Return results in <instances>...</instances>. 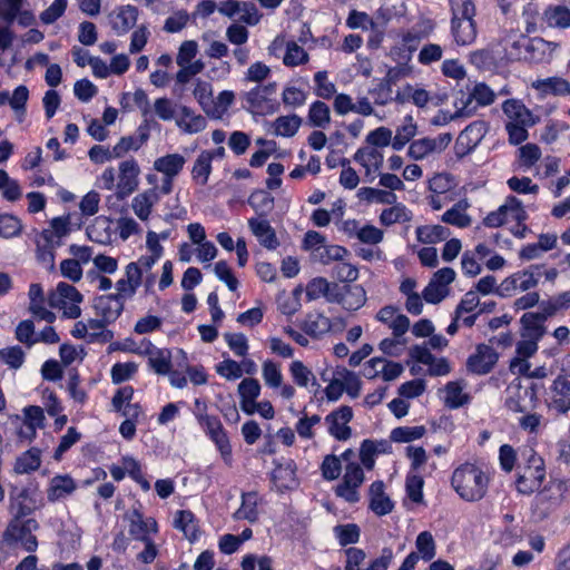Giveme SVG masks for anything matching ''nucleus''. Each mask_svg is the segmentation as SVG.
<instances>
[{
    "label": "nucleus",
    "instance_id": "36",
    "mask_svg": "<svg viewBox=\"0 0 570 570\" xmlns=\"http://www.w3.org/2000/svg\"><path fill=\"white\" fill-rule=\"evenodd\" d=\"M215 158V153L209 150H202L191 167V179L196 185L205 186L208 183L212 174V163Z\"/></svg>",
    "mask_w": 570,
    "mask_h": 570
},
{
    "label": "nucleus",
    "instance_id": "11",
    "mask_svg": "<svg viewBox=\"0 0 570 570\" xmlns=\"http://www.w3.org/2000/svg\"><path fill=\"white\" fill-rule=\"evenodd\" d=\"M494 91L483 82L475 83L468 92H460L456 98L461 110L466 117H471L479 107L489 106L494 101Z\"/></svg>",
    "mask_w": 570,
    "mask_h": 570
},
{
    "label": "nucleus",
    "instance_id": "46",
    "mask_svg": "<svg viewBox=\"0 0 570 570\" xmlns=\"http://www.w3.org/2000/svg\"><path fill=\"white\" fill-rule=\"evenodd\" d=\"M336 283H330L324 277H315L306 285V297L308 301H316L324 297L327 302L335 295Z\"/></svg>",
    "mask_w": 570,
    "mask_h": 570
},
{
    "label": "nucleus",
    "instance_id": "16",
    "mask_svg": "<svg viewBox=\"0 0 570 570\" xmlns=\"http://www.w3.org/2000/svg\"><path fill=\"white\" fill-rule=\"evenodd\" d=\"M410 356L416 362L426 365L431 376H444L451 371V364L445 357H435L424 345H414L410 350Z\"/></svg>",
    "mask_w": 570,
    "mask_h": 570
},
{
    "label": "nucleus",
    "instance_id": "26",
    "mask_svg": "<svg viewBox=\"0 0 570 570\" xmlns=\"http://www.w3.org/2000/svg\"><path fill=\"white\" fill-rule=\"evenodd\" d=\"M158 203V188L151 187L137 194L132 198L131 209L141 222H147L151 216L154 207Z\"/></svg>",
    "mask_w": 570,
    "mask_h": 570
},
{
    "label": "nucleus",
    "instance_id": "8",
    "mask_svg": "<svg viewBox=\"0 0 570 570\" xmlns=\"http://www.w3.org/2000/svg\"><path fill=\"white\" fill-rule=\"evenodd\" d=\"M455 277L456 273L451 267L436 271L422 292L424 301L429 304L441 303L450 295V285Z\"/></svg>",
    "mask_w": 570,
    "mask_h": 570
},
{
    "label": "nucleus",
    "instance_id": "50",
    "mask_svg": "<svg viewBox=\"0 0 570 570\" xmlns=\"http://www.w3.org/2000/svg\"><path fill=\"white\" fill-rule=\"evenodd\" d=\"M407 100H411L419 108H424L430 102L431 95L423 88L407 83L403 87L402 91L396 94L395 101L405 102Z\"/></svg>",
    "mask_w": 570,
    "mask_h": 570
},
{
    "label": "nucleus",
    "instance_id": "39",
    "mask_svg": "<svg viewBox=\"0 0 570 570\" xmlns=\"http://www.w3.org/2000/svg\"><path fill=\"white\" fill-rule=\"evenodd\" d=\"M451 32L458 46H470L476 39L474 19L451 20Z\"/></svg>",
    "mask_w": 570,
    "mask_h": 570
},
{
    "label": "nucleus",
    "instance_id": "42",
    "mask_svg": "<svg viewBox=\"0 0 570 570\" xmlns=\"http://www.w3.org/2000/svg\"><path fill=\"white\" fill-rule=\"evenodd\" d=\"M35 243L38 262L41 263L46 268L53 269L55 250L60 246V244H56L50 238H48L47 234L42 233H39L36 236Z\"/></svg>",
    "mask_w": 570,
    "mask_h": 570
},
{
    "label": "nucleus",
    "instance_id": "18",
    "mask_svg": "<svg viewBox=\"0 0 570 570\" xmlns=\"http://www.w3.org/2000/svg\"><path fill=\"white\" fill-rule=\"evenodd\" d=\"M20 422L18 435L20 439L31 441L36 438L37 430L43 428V410L37 405H29L22 410V416H17Z\"/></svg>",
    "mask_w": 570,
    "mask_h": 570
},
{
    "label": "nucleus",
    "instance_id": "54",
    "mask_svg": "<svg viewBox=\"0 0 570 570\" xmlns=\"http://www.w3.org/2000/svg\"><path fill=\"white\" fill-rule=\"evenodd\" d=\"M307 119L313 127L322 129L327 128L331 124L330 107L321 100L312 102L308 109Z\"/></svg>",
    "mask_w": 570,
    "mask_h": 570
},
{
    "label": "nucleus",
    "instance_id": "45",
    "mask_svg": "<svg viewBox=\"0 0 570 570\" xmlns=\"http://www.w3.org/2000/svg\"><path fill=\"white\" fill-rule=\"evenodd\" d=\"M29 500V491L27 489H22L17 493H11L9 498V512L11 514V519L27 520V515H29L33 511V507L28 503Z\"/></svg>",
    "mask_w": 570,
    "mask_h": 570
},
{
    "label": "nucleus",
    "instance_id": "34",
    "mask_svg": "<svg viewBox=\"0 0 570 570\" xmlns=\"http://www.w3.org/2000/svg\"><path fill=\"white\" fill-rule=\"evenodd\" d=\"M470 206L468 199H460L443 213L441 220L458 228H466L472 224V217L468 213Z\"/></svg>",
    "mask_w": 570,
    "mask_h": 570
},
{
    "label": "nucleus",
    "instance_id": "60",
    "mask_svg": "<svg viewBox=\"0 0 570 570\" xmlns=\"http://www.w3.org/2000/svg\"><path fill=\"white\" fill-rule=\"evenodd\" d=\"M357 197L362 200L380 204H394L397 199V196L394 193L373 187L360 188L357 191Z\"/></svg>",
    "mask_w": 570,
    "mask_h": 570
},
{
    "label": "nucleus",
    "instance_id": "3",
    "mask_svg": "<svg viewBox=\"0 0 570 570\" xmlns=\"http://www.w3.org/2000/svg\"><path fill=\"white\" fill-rule=\"evenodd\" d=\"M338 458L346 464L342 480L335 487L334 492L344 501L356 503L360 501L358 490L365 481L364 470L358 462L353 460L354 451L352 449L345 450Z\"/></svg>",
    "mask_w": 570,
    "mask_h": 570
},
{
    "label": "nucleus",
    "instance_id": "1",
    "mask_svg": "<svg viewBox=\"0 0 570 570\" xmlns=\"http://www.w3.org/2000/svg\"><path fill=\"white\" fill-rule=\"evenodd\" d=\"M491 474L482 466L465 462L454 469L451 485L456 494L466 502L482 500L489 489Z\"/></svg>",
    "mask_w": 570,
    "mask_h": 570
},
{
    "label": "nucleus",
    "instance_id": "47",
    "mask_svg": "<svg viewBox=\"0 0 570 570\" xmlns=\"http://www.w3.org/2000/svg\"><path fill=\"white\" fill-rule=\"evenodd\" d=\"M533 88L544 95L567 96L570 95V82L560 77H550L538 79L533 82Z\"/></svg>",
    "mask_w": 570,
    "mask_h": 570
},
{
    "label": "nucleus",
    "instance_id": "29",
    "mask_svg": "<svg viewBox=\"0 0 570 570\" xmlns=\"http://www.w3.org/2000/svg\"><path fill=\"white\" fill-rule=\"evenodd\" d=\"M29 297V311L30 313L41 321L52 323L56 320L55 313L46 307V299L43 289L40 284H31L28 292Z\"/></svg>",
    "mask_w": 570,
    "mask_h": 570
},
{
    "label": "nucleus",
    "instance_id": "56",
    "mask_svg": "<svg viewBox=\"0 0 570 570\" xmlns=\"http://www.w3.org/2000/svg\"><path fill=\"white\" fill-rule=\"evenodd\" d=\"M282 60L286 67L295 68L307 63L309 60V55L296 41L291 40L286 43V50Z\"/></svg>",
    "mask_w": 570,
    "mask_h": 570
},
{
    "label": "nucleus",
    "instance_id": "35",
    "mask_svg": "<svg viewBox=\"0 0 570 570\" xmlns=\"http://www.w3.org/2000/svg\"><path fill=\"white\" fill-rule=\"evenodd\" d=\"M502 110L507 116V122L519 125H534L535 120L532 112L518 99H508L502 105Z\"/></svg>",
    "mask_w": 570,
    "mask_h": 570
},
{
    "label": "nucleus",
    "instance_id": "14",
    "mask_svg": "<svg viewBox=\"0 0 570 570\" xmlns=\"http://www.w3.org/2000/svg\"><path fill=\"white\" fill-rule=\"evenodd\" d=\"M488 127L484 121H473L466 126L458 136L454 151L462 158L473 151L487 134Z\"/></svg>",
    "mask_w": 570,
    "mask_h": 570
},
{
    "label": "nucleus",
    "instance_id": "40",
    "mask_svg": "<svg viewBox=\"0 0 570 570\" xmlns=\"http://www.w3.org/2000/svg\"><path fill=\"white\" fill-rule=\"evenodd\" d=\"M542 21L548 28H570V9L561 4L548 6L542 13Z\"/></svg>",
    "mask_w": 570,
    "mask_h": 570
},
{
    "label": "nucleus",
    "instance_id": "49",
    "mask_svg": "<svg viewBox=\"0 0 570 570\" xmlns=\"http://www.w3.org/2000/svg\"><path fill=\"white\" fill-rule=\"evenodd\" d=\"M303 294L302 286L295 287L291 293L281 292L277 296L278 309L287 316L294 315L302 307L301 296Z\"/></svg>",
    "mask_w": 570,
    "mask_h": 570
},
{
    "label": "nucleus",
    "instance_id": "64",
    "mask_svg": "<svg viewBox=\"0 0 570 570\" xmlns=\"http://www.w3.org/2000/svg\"><path fill=\"white\" fill-rule=\"evenodd\" d=\"M262 376L265 384L271 389H277L283 383L281 365L271 360H266L263 363Z\"/></svg>",
    "mask_w": 570,
    "mask_h": 570
},
{
    "label": "nucleus",
    "instance_id": "6",
    "mask_svg": "<svg viewBox=\"0 0 570 570\" xmlns=\"http://www.w3.org/2000/svg\"><path fill=\"white\" fill-rule=\"evenodd\" d=\"M82 295L72 285L60 282L56 291L49 296V305L52 308H58L67 318H77L81 314L80 303Z\"/></svg>",
    "mask_w": 570,
    "mask_h": 570
},
{
    "label": "nucleus",
    "instance_id": "58",
    "mask_svg": "<svg viewBox=\"0 0 570 570\" xmlns=\"http://www.w3.org/2000/svg\"><path fill=\"white\" fill-rule=\"evenodd\" d=\"M499 208L502 209L507 223L515 222L520 224L527 219V213L522 202L514 196L507 197Z\"/></svg>",
    "mask_w": 570,
    "mask_h": 570
},
{
    "label": "nucleus",
    "instance_id": "12",
    "mask_svg": "<svg viewBox=\"0 0 570 570\" xmlns=\"http://www.w3.org/2000/svg\"><path fill=\"white\" fill-rule=\"evenodd\" d=\"M353 410L348 405H342L325 416L327 432L335 440L344 442L351 439L352 429L348 425L353 419Z\"/></svg>",
    "mask_w": 570,
    "mask_h": 570
},
{
    "label": "nucleus",
    "instance_id": "44",
    "mask_svg": "<svg viewBox=\"0 0 570 570\" xmlns=\"http://www.w3.org/2000/svg\"><path fill=\"white\" fill-rule=\"evenodd\" d=\"M41 465V450L31 448L17 456L13 472L16 474H28L37 471Z\"/></svg>",
    "mask_w": 570,
    "mask_h": 570
},
{
    "label": "nucleus",
    "instance_id": "32",
    "mask_svg": "<svg viewBox=\"0 0 570 570\" xmlns=\"http://www.w3.org/2000/svg\"><path fill=\"white\" fill-rule=\"evenodd\" d=\"M546 318L547 317L540 313H524L520 320L521 337L539 342L546 333Z\"/></svg>",
    "mask_w": 570,
    "mask_h": 570
},
{
    "label": "nucleus",
    "instance_id": "27",
    "mask_svg": "<svg viewBox=\"0 0 570 570\" xmlns=\"http://www.w3.org/2000/svg\"><path fill=\"white\" fill-rule=\"evenodd\" d=\"M138 19V9L131 4L121 6L110 14L112 30L122 36L135 27Z\"/></svg>",
    "mask_w": 570,
    "mask_h": 570
},
{
    "label": "nucleus",
    "instance_id": "63",
    "mask_svg": "<svg viewBox=\"0 0 570 570\" xmlns=\"http://www.w3.org/2000/svg\"><path fill=\"white\" fill-rule=\"evenodd\" d=\"M29 98V90L26 86H18L12 95H10V107L16 114V118L19 122L23 121L26 115V105Z\"/></svg>",
    "mask_w": 570,
    "mask_h": 570
},
{
    "label": "nucleus",
    "instance_id": "61",
    "mask_svg": "<svg viewBox=\"0 0 570 570\" xmlns=\"http://www.w3.org/2000/svg\"><path fill=\"white\" fill-rule=\"evenodd\" d=\"M336 373L338 375L341 384L343 385V391L352 399H356L361 393L362 385L358 376L354 372L344 367L337 368Z\"/></svg>",
    "mask_w": 570,
    "mask_h": 570
},
{
    "label": "nucleus",
    "instance_id": "57",
    "mask_svg": "<svg viewBox=\"0 0 570 570\" xmlns=\"http://www.w3.org/2000/svg\"><path fill=\"white\" fill-rule=\"evenodd\" d=\"M171 358V352L169 350L156 347L151 350L148 364L156 374L166 375L170 373Z\"/></svg>",
    "mask_w": 570,
    "mask_h": 570
},
{
    "label": "nucleus",
    "instance_id": "23",
    "mask_svg": "<svg viewBox=\"0 0 570 570\" xmlns=\"http://www.w3.org/2000/svg\"><path fill=\"white\" fill-rule=\"evenodd\" d=\"M175 124L183 132L194 135L203 131L206 128L207 120L204 116L197 114L190 107L179 105L175 118Z\"/></svg>",
    "mask_w": 570,
    "mask_h": 570
},
{
    "label": "nucleus",
    "instance_id": "17",
    "mask_svg": "<svg viewBox=\"0 0 570 570\" xmlns=\"http://www.w3.org/2000/svg\"><path fill=\"white\" fill-rule=\"evenodd\" d=\"M548 407L558 414H566L570 411V380L558 376L549 387Z\"/></svg>",
    "mask_w": 570,
    "mask_h": 570
},
{
    "label": "nucleus",
    "instance_id": "37",
    "mask_svg": "<svg viewBox=\"0 0 570 570\" xmlns=\"http://www.w3.org/2000/svg\"><path fill=\"white\" fill-rule=\"evenodd\" d=\"M95 308L101 318L108 324L114 322L124 308V299L116 294L105 295L97 298Z\"/></svg>",
    "mask_w": 570,
    "mask_h": 570
},
{
    "label": "nucleus",
    "instance_id": "20",
    "mask_svg": "<svg viewBox=\"0 0 570 570\" xmlns=\"http://www.w3.org/2000/svg\"><path fill=\"white\" fill-rule=\"evenodd\" d=\"M465 380H455L448 382L442 389V400L446 407L451 410L460 409L471 402V395L466 391Z\"/></svg>",
    "mask_w": 570,
    "mask_h": 570
},
{
    "label": "nucleus",
    "instance_id": "48",
    "mask_svg": "<svg viewBox=\"0 0 570 570\" xmlns=\"http://www.w3.org/2000/svg\"><path fill=\"white\" fill-rule=\"evenodd\" d=\"M289 374L293 382L298 387H307L308 385L318 386L316 376L309 367H307L302 361L295 360L289 364Z\"/></svg>",
    "mask_w": 570,
    "mask_h": 570
},
{
    "label": "nucleus",
    "instance_id": "28",
    "mask_svg": "<svg viewBox=\"0 0 570 570\" xmlns=\"http://www.w3.org/2000/svg\"><path fill=\"white\" fill-rule=\"evenodd\" d=\"M370 509L376 515H386L394 509V503L385 493V485L383 481H374L368 489Z\"/></svg>",
    "mask_w": 570,
    "mask_h": 570
},
{
    "label": "nucleus",
    "instance_id": "30",
    "mask_svg": "<svg viewBox=\"0 0 570 570\" xmlns=\"http://www.w3.org/2000/svg\"><path fill=\"white\" fill-rule=\"evenodd\" d=\"M76 489L77 484L70 475L57 474L49 481L47 498L50 502H57L71 495Z\"/></svg>",
    "mask_w": 570,
    "mask_h": 570
},
{
    "label": "nucleus",
    "instance_id": "38",
    "mask_svg": "<svg viewBox=\"0 0 570 570\" xmlns=\"http://www.w3.org/2000/svg\"><path fill=\"white\" fill-rule=\"evenodd\" d=\"M185 164L186 158L183 155L173 153L155 159L153 167L163 176L176 178L183 171Z\"/></svg>",
    "mask_w": 570,
    "mask_h": 570
},
{
    "label": "nucleus",
    "instance_id": "53",
    "mask_svg": "<svg viewBox=\"0 0 570 570\" xmlns=\"http://www.w3.org/2000/svg\"><path fill=\"white\" fill-rule=\"evenodd\" d=\"M302 125V118L297 115L277 117L273 122V134L281 137H293Z\"/></svg>",
    "mask_w": 570,
    "mask_h": 570
},
{
    "label": "nucleus",
    "instance_id": "2",
    "mask_svg": "<svg viewBox=\"0 0 570 570\" xmlns=\"http://www.w3.org/2000/svg\"><path fill=\"white\" fill-rule=\"evenodd\" d=\"M523 464L519 468L515 489L520 494L530 495L540 489L546 480V464L533 449L523 452Z\"/></svg>",
    "mask_w": 570,
    "mask_h": 570
},
{
    "label": "nucleus",
    "instance_id": "15",
    "mask_svg": "<svg viewBox=\"0 0 570 570\" xmlns=\"http://www.w3.org/2000/svg\"><path fill=\"white\" fill-rule=\"evenodd\" d=\"M366 291L361 285L336 284L335 295L330 298V303H337L346 311H357L366 303Z\"/></svg>",
    "mask_w": 570,
    "mask_h": 570
},
{
    "label": "nucleus",
    "instance_id": "25",
    "mask_svg": "<svg viewBox=\"0 0 570 570\" xmlns=\"http://www.w3.org/2000/svg\"><path fill=\"white\" fill-rule=\"evenodd\" d=\"M383 159V153L370 146L360 148L354 154V160L364 168L365 176L370 177V180H373L379 173Z\"/></svg>",
    "mask_w": 570,
    "mask_h": 570
},
{
    "label": "nucleus",
    "instance_id": "59",
    "mask_svg": "<svg viewBox=\"0 0 570 570\" xmlns=\"http://www.w3.org/2000/svg\"><path fill=\"white\" fill-rule=\"evenodd\" d=\"M509 397L505 401V405L513 412H525L528 406L524 404L527 399L532 400L534 392L521 386L509 387Z\"/></svg>",
    "mask_w": 570,
    "mask_h": 570
},
{
    "label": "nucleus",
    "instance_id": "24",
    "mask_svg": "<svg viewBox=\"0 0 570 570\" xmlns=\"http://www.w3.org/2000/svg\"><path fill=\"white\" fill-rule=\"evenodd\" d=\"M275 91L276 83L257 86L246 94V101L257 112L272 114L276 110V107L268 99V96L275 94Z\"/></svg>",
    "mask_w": 570,
    "mask_h": 570
},
{
    "label": "nucleus",
    "instance_id": "22",
    "mask_svg": "<svg viewBox=\"0 0 570 570\" xmlns=\"http://www.w3.org/2000/svg\"><path fill=\"white\" fill-rule=\"evenodd\" d=\"M142 284V276L140 275L137 264H128L125 267L124 276L116 283V295L121 299H130L137 293V289Z\"/></svg>",
    "mask_w": 570,
    "mask_h": 570
},
{
    "label": "nucleus",
    "instance_id": "43",
    "mask_svg": "<svg viewBox=\"0 0 570 570\" xmlns=\"http://www.w3.org/2000/svg\"><path fill=\"white\" fill-rule=\"evenodd\" d=\"M391 207L384 208L380 214V223L390 227L395 224H404L413 218V213L402 203L391 204Z\"/></svg>",
    "mask_w": 570,
    "mask_h": 570
},
{
    "label": "nucleus",
    "instance_id": "10",
    "mask_svg": "<svg viewBox=\"0 0 570 570\" xmlns=\"http://www.w3.org/2000/svg\"><path fill=\"white\" fill-rule=\"evenodd\" d=\"M205 434L215 444L217 451L220 453L223 461L227 464H232V445L229 442L228 434L224 429L220 420L217 416H205L203 422L199 423Z\"/></svg>",
    "mask_w": 570,
    "mask_h": 570
},
{
    "label": "nucleus",
    "instance_id": "19",
    "mask_svg": "<svg viewBox=\"0 0 570 570\" xmlns=\"http://www.w3.org/2000/svg\"><path fill=\"white\" fill-rule=\"evenodd\" d=\"M498 361L497 352L489 345L480 344L466 360V368L474 374L489 373Z\"/></svg>",
    "mask_w": 570,
    "mask_h": 570
},
{
    "label": "nucleus",
    "instance_id": "13",
    "mask_svg": "<svg viewBox=\"0 0 570 570\" xmlns=\"http://www.w3.org/2000/svg\"><path fill=\"white\" fill-rule=\"evenodd\" d=\"M140 167L136 159L129 158L119 163L116 194L125 198L132 194L139 185Z\"/></svg>",
    "mask_w": 570,
    "mask_h": 570
},
{
    "label": "nucleus",
    "instance_id": "7",
    "mask_svg": "<svg viewBox=\"0 0 570 570\" xmlns=\"http://www.w3.org/2000/svg\"><path fill=\"white\" fill-rule=\"evenodd\" d=\"M541 276L539 266H530V268L513 273L504 278L497 289V295L501 297H511L517 292H525L534 288Z\"/></svg>",
    "mask_w": 570,
    "mask_h": 570
},
{
    "label": "nucleus",
    "instance_id": "52",
    "mask_svg": "<svg viewBox=\"0 0 570 570\" xmlns=\"http://www.w3.org/2000/svg\"><path fill=\"white\" fill-rule=\"evenodd\" d=\"M233 518L235 520H247L252 523L257 521L258 510L257 495L255 492H248L242 495V504L234 512Z\"/></svg>",
    "mask_w": 570,
    "mask_h": 570
},
{
    "label": "nucleus",
    "instance_id": "51",
    "mask_svg": "<svg viewBox=\"0 0 570 570\" xmlns=\"http://www.w3.org/2000/svg\"><path fill=\"white\" fill-rule=\"evenodd\" d=\"M303 331L313 336L321 337L331 330V321L323 314H308L302 324Z\"/></svg>",
    "mask_w": 570,
    "mask_h": 570
},
{
    "label": "nucleus",
    "instance_id": "33",
    "mask_svg": "<svg viewBox=\"0 0 570 570\" xmlns=\"http://www.w3.org/2000/svg\"><path fill=\"white\" fill-rule=\"evenodd\" d=\"M419 126L412 115L403 117L401 124L395 129L393 136L392 148L396 151L402 150L407 144L413 141V138L417 135Z\"/></svg>",
    "mask_w": 570,
    "mask_h": 570
},
{
    "label": "nucleus",
    "instance_id": "4",
    "mask_svg": "<svg viewBox=\"0 0 570 570\" xmlns=\"http://www.w3.org/2000/svg\"><path fill=\"white\" fill-rule=\"evenodd\" d=\"M39 528V522L33 518L27 520L10 519L2 538L7 544L19 546L26 552L32 553L38 549L35 532Z\"/></svg>",
    "mask_w": 570,
    "mask_h": 570
},
{
    "label": "nucleus",
    "instance_id": "5",
    "mask_svg": "<svg viewBox=\"0 0 570 570\" xmlns=\"http://www.w3.org/2000/svg\"><path fill=\"white\" fill-rule=\"evenodd\" d=\"M450 132H442L435 137H422L410 142L406 156L413 161L434 159L441 155L452 142Z\"/></svg>",
    "mask_w": 570,
    "mask_h": 570
},
{
    "label": "nucleus",
    "instance_id": "31",
    "mask_svg": "<svg viewBox=\"0 0 570 570\" xmlns=\"http://www.w3.org/2000/svg\"><path fill=\"white\" fill-rule=\"evenodd\" d=\"M173 525L184 533L190 542L198 540L200 535L198 520L189 510H178L174 514Z\"/></svg>",
    "mask_w": 570,
    "mask_h": 570
},
{
    "label": "nucleus",
    "instance_id": "41",
    "mask_svg": "<svg viewBox=\"0 0 570 570\" xmlns=\"http://www.w3.org/2000/svg\"><path fill=\"white\" fill-rule=\"evenodd\" d=\"M272 480L279 490L292 489L297 485L296 466L291 460L278 463L273 472Z\"/></svg>",
    "mask_w": 570,
    "mask_h": 570
},
{
    "label": "nucleus",
    "instance_id": "55",
    "mask_svg": "<svg viewBox=\"0 0 570 570\" xmlns=\"http://www.w3.org/2000/svg\"><path fill=\"white\" fill-rule=\"evenodd\" d=\"M415 234L417 240L423 244H436L444 240L450 230L442 225H423L416 228Z\"/></svg>",
    "mask_w": 570,
    "mask_h": 570
},
{
    "label": "nucleus",
    "instance_id": "9",
    "mask_svg": "<svg viewBox=\"0 0 570 570\" xmlns=\"http://www.w3.org/2000/svg\"><path fill=\"white\" fill-rule=\"evenodd\" d=\"M122 520L129 535L135 540L146 541L150 539V534L158 532L157 521L151 517L144 515L138 507L127 510L122 515Z\"/></svg>",
    "mask_w": 570,
    "mask_h": 570
},
{
    "label": "nucleus",
    "instance_id": "21",
    "mask_svg": "<svg viewBox=\"0 0 570 570\" xmlns=\"http://www.w3.org/2000/svg\"><path fill=\"white\" fill-rule=\"evenodd\" d=\"M248 228L264 248L274 250L279 246L276 232L264 217H252L247 222Z\"/></svg>",
    "mask_w": 570,
    "mask_h": 570
},
{
    "label": "nucleus",
    "instance_id": "62",
    "mask_svg": "<svg viewBox=\"0 0 570 570\" xmlns=\"http://www.w3.org/2000/svg\"><path fill=\"white\" fill-rule=\"evenodd\" d=\"M249 206L258 214L266 216L274 207V198L265 190L254 191L248 198Z\"/></svg>",
    "mask_w": 570,
    "mask_h": 570
}]
</instances>
